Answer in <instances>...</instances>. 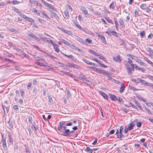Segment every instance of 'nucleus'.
Wrapping results in <instances>:
<instances>
[{
    "label": "nucleus",
    "instance_id": "a19ab883",
    "mask_svg": "<svg viewBox=\"0 0 153 153\" xmlns=\"http://www.w3.org/2000/svg\"><path fill=\"white\" fill-rule=\"evenodd\" d=\"M124 129L123 126H121L120 128L119 129V133L120 134H121V133H123V130Z\"/></svg>",
    "mask_w": 153,
    "mask_h": 153
},
{
    "label": "nucleus",
    "instance_id": "4be33fe9",
    "mask_svg": "<svg viewBox=\"0 0 153 153\" xmlns=\"http://www.w3.org/2000/svg\"><path fill=\"white\" fill-rule=\"evenodd\" d=\"M81 10L84 15L87 14L88 10L86 8L84 7H82L81 8Z\"/></svg>",
    "mask_w": 153,
    "mask_h": 153
},
{
    "label": "nucleus",
    "instance_id": "c85d7f7f",
    "mask_svg": "<svg viewBox=\"0 0 153 153\" xmlns=\"http://www.w3.org/2000/svg\"><path fill=\"white\" fill-rule=\"evenodd\" d=\"M128 55H129L133 59L135 60V61H136V62L137 61V60L138 59V58L137 57H136V56L133 55H132L131 54H129Z\"/></svg>",
    "mask_w": 153,
    "mask_h": 153
},
{
    "label": "nucleus",
    "instance_id": "864d4df0",
    "mask_svg": "<svg viewBox=\"0 0 153 153\" xmlns=\"http://www.w3.org/2000/svg\"><path fill=\"white\" fill-rule=\"evenodd\" d=\"M89 52L93 54L95 56H97V53H96L94 51L92 50H89Z\"/></svg>",
    "mask_w": 153,
    "mask_h": 153
},
{
    "label": "nucleus",
    "instance_id": "7ed1b4c3",
    "mask_svg": "<svg viewBox=\"0 0 153 153\" xmlns=\"http://www.w3.org/2000/svg\"><path fill=\"white\" fill-rule=\"evenodd\" d=\"M72 123L69 122L68 123H66V122L62 121L60 122L58 126L57 130H59L63 128L64 127L71 126L72 125Z\"/></svg>",
    "mask_w": 153,
    "mask_h": 153
},
{
    "label": "nucleus",
    "instance_id": "dca6fc26",
    "mask_svg": "<svg viewBox=\"0 0 153 153\" xmlns=\"http://www.w3.org/2000/svg\"><path fill=\"white\" fill-rule=\"evenodd\" d=\"M32 129L34 131V133L36 134L37 133L38 128L33 124H32L31 126Z\"/></svg>",
    "mask_w": 153,
    "mask_h": 153
},
{
    "label": "nucleus",
    "instance_id": "6e6552de",
    "mask_svg": "<svg viewBox=\"0 0 153 153\" xmlns=\"http://www.w3.org/2000/svg\"><path fill=\"white\" fill-rule=\"evenodd\" d=\"M134 126L135 124L134 122H132L130 123L127 128H128V129H129V131H131L133 129Z\"/></svg>",
    "mask_w": 153,
    "mask_h": 153
},
{
    "label": "nucleus",
    "instance_id": "09e8293b",
    "mask_svg": "<svg viewBox=\"0 0 153 153\" xmlns=\"http://www.w3.org/2000/svg\"><path fill=\"white\" fill-rule=\"evenodd\" d=\"M9 137V141L10 143H11L12 144H13V140L12 138L11 137V135L10 134L8 135Z\"/></svg>",
    "mask_w": 153,
    "mask_h": 153
},
{
    "label": "nucleus",
    "instance_id": "f3484780",
    "mask_svg": "<svg viewBox=\"0 0 153 153\" xmlns=\"http://www.w3.org/2000/svg\"><path fill=\"white\" fill-rule=\"evenodd\" d=\"M105 33L107 34L109 36H111V33L113 35H115L117 33L116 31H111L110 32H109L108 31H106L105 32Z\"/></svg>",
    "mask_w": 153,
    "mask_h": 153
},
{
    "label": "nucleus",
    "instance_id": "13d9d810",
    "mask_svg": "<svg viewBox=\"0 0 153 153\" xmlns=\"http://www.w3.org/2000/svg\"><path fill=\"white\" fill-rule=\"evenodd\" d=\"M85 41L88 42L89 44H91L92 42V41L89 38H87L85 39Z\"/></svg>",
    "mask_w": 153,
    "mask_h": 153
},
{
    "label": "nucleus",
    "instance_id": "79ce46f5",
    "mask_svg": "<svg viewBox=\"0 0 153 153\" xmlns=\"http://www.w3.org/2000/svg\"><path fill=\"white\" fill-rule=\"evenodd\" d=\"M33 46L34 47V48H36L37 49L41 51V52H44L45 53V52L43 51H42L41 49L40 48H39L38 46H36V45H33Z\"/></svg>",
    "mask_w": 153,
    "mask_h": 153
},
{
    "label": "nucleus",
    "instance_id": "052dcab7",
    "mask_svg": "<svg viewBox=\"0 0 153 153\" xmlns=\"http://www.w3.org/2000/svg\"><path fill=\"white\" fill-rule=\"evenodd\" d=\"M2 143L6 142V137H4V135H2Z\"/></svg>",
    "mask_w": 153,
    "mask_h": 153
},
{
    "label": "nucleus",
    "instance_id": "49530a36",
    "mask_svg": "<svg viewBox=\"0 0 153 153\" xmlns=\"http://www.w3.org/2000/svg\"><path fill=\"white\" fill-rule=\"evenodd\" d=\"M105 19L108 22L111 23L112 24H113L112 20L109 19V18H105Z\"/></svg>",
    "mask_w": 153,
    "mask_h": 153
},
{
    "label": "nucleus",
    "instance_id": "4468645a",
    "mask_svg": "<svg viewBox=\"0 0 153 153\" xmlns=\"http://www.w3.org/2000/svg\"><path fill=\"white\" fill-rule=\"evenodd\" d=\"M125 87L124 84L123 83L121 85V87L120 88L119 92L120 93H123L124 91L125 90Z\"/></svg>",
    "mask_w": 153,
    "mask_h": 153
},
{
    "label": "nucleus",
    "instance_id": "680f3d73",
    "mask_svg": "<svg viewBox=\"0 0 153 153\" xmlns=\"http://www.w3.org/2000/svg\"><path fill=\"white\" fill-rule=\"evenodd\" d=\"M32 4H35L37 3V1L35 0H30L29 1Z\"/></svg>",
    "mask_w": 153,
    "mask_h": 153
},
{
    "label": "nucleus",
    "instance_id": "412c9836",
    "mask_svg": "<svg viewBox=\"0 0 153 153\" xmlns=\"http://www.w3.org/2000/svg\"><path fill=\"white\" fill-rule=\"evenodd\" d=\"M137 62L141 65H143L145 66H146V64L144 63L140 59H138Z\"/></svg>",
    "mask_w": 153,
    "mask_h": 153
},
{
    "label": "nucleus",
    "instance_id": "4c0bfd02",
    "mask_svg": "<svg viewBox=\"0 0 153 153\" xmlns=\"http://www.w3.org/2000/svg\"><path fill=\"white\" fill-rule=\"evenodd\" d=\"M140 78H138L137 79H132V81L134 82H135L136 83H138L139 82V79H140Z\"/></svg>",
    "mask_w": 153,
    "mask_h": 153
},
{
    "label": "nucleus",
    "instance_id": "9b49d317",
    "mask_svg": "<svg viewBox=\"0 0 153 153\" xmlns=\"http://www.w3.org/2000/svg\"><path fill=\"white\" fill-rule=\"evenodd\" d=\"M100 94L102 96V97L105 99H108V96L107 94L104 92L100 91L99 92Z\"/></svg>",
    "mask_w": 153,
    "mask_h": 153
},
{
    "label": "nucleus",
    "instance_id": "bb28decb",
    "mask_svg": "<svg viewBox=\"0 0 153 153\" xmlns=\"http://www.w3.org/2000/svg\"><path fill=\"white\" fill-rule=\"evenodd\" d=\"M20 54L23 55L24 56L26 57L27 58H28L29 57V56L28 55L26 54L23 51H21L20 52H19Z\"/></svg>",
    "mask_w": 153,
    "mask_h": 153
},
{
    "label": "nucleus",
    "instance_id": "ddd939ff",
    "mask_svg": "<svg viewBox=\"0 0 153 153\" xmlns=\"http://www.w3.org/2000/svg\"><path fill=\"white\" fill-rule=\"evenodd\" d=\"M64 55L68 57L70 59H71L72 60H73L74 61L76 62V59L72 55H67L66 54H64Z\"/></svg>",
    "mask_w": 153,
    "mask_h": 153
},
{
    "label": "nucleus",
    "instance_id": "f03ea898",
    "mask_svg": "<svg viewBox=\"0 0 153 153\" xmlns=\"http://www.w3.org/2000/svg\"><path fill=\"white\" fill-rule=\"evenodd\" d=\"M58 131L59 132L58 133L60 135L66 137H69L70 130L67 129V127H64L63 128L58 130Z\"/></svg>",
    "mask_w": 153,
    "mask_h": 153
},
{
    "label": "nucleus",
    "instance_id": "774afa93",
    "mask_svg": "<svg viewBox=\"0 0 153 153\" xmlns=\"http://www.w3.org/2000/svg\"><path fill=\"white\" fill-rule=\"evenodd\" d=\"M25 150L26 152V153H30V152L29 151V149L27 147H26L25 148Z\"/></svg>",
    "mask_w": 153,
    "mask_h": 153
},
{
    "label": "nucleus",
    "instance_id": "69168bd1",
    "mask_svg": "<svg viewBox=\"0 0 153 153\" xmlns=\"http://www.w3.org/2000/svg\"><path fill=\"white\" fill-rule=\"evenodd\" d=\"M153 37V35L152 33H150L148 36V38L151 39Z\"/></svg>",
    "mask_w": 153,
    "mask_h": 153
},
{
    "label": "nucleus",
    "instance_id": "4d7b16f0",
    "mask_svg": "<svg viewBox=\"0 0 153 153\" xmlns=\"http://www.w3.org/2000/svg\"><path fill=\"white\" fill-rule=\"evenodd\" d=\"M146 86H148L149 87H151L153 88V85L151 83L148 82Z\"/></svg>",
    "mask_w": 153,
    "mask_h": 153
},
{
    "label": "nucleus",
    "instance_id": "a211bd4d",
    "mask_svg": "<svg viewBox=\"0 0 153 153\" xmlns=\"http://www.w3.org/2000/svg\"><path fill=\"white\" fill-rule=\"evenodd\" d=\"M119 22L121 27L122 28L124 27L125 25L123 20L121 19H119Z\"/></svg>",
    "mask_w": 153,
    "mask_h": 153
},
{
    "label": "nucleus",
    "instance_id": "b1692460",
    "mask_svg": "<svg viewBox=\"0 0 153 153\" xmlns=\"http://www.w3.org/2000/svg\"><path fill=\"white\" fill-rule=\"evenodd\" d=\"M97 56H97L99 59L103 60L105 62H106L105 60V58L101 54L97 53Z\"/></svg>",
    "mask_w": 153,
    "mask_h": 153
},
{
    "label": "nucleus",
    "instance_id": "8fccbe9b",
    "mask_svg": "<svg viewBox=\"0 0 153 153\" xmlns=\"http://www.w3.org/2000/svg\"><path fill=\"white\" fill-rule=\"evenodd\" d=\"M28 121L29 123H32L33 119L31 116H30L28 117Z\"/></svg>",
    "mask_w": 153,
    "mask_h": 153
},
{
    "label": "nucleus",
    "instance_id": "c03bdc74",
    "mask_svg": "<svg viewBox=\"0 0 153 153\" xmlns=\"http://www.w3.org/2000/svg\"><path fill=\"white\" fill-rule=\"evenodd\" d=\"M146 61L149 64L152 65V66H153V63L150 61L149 59L146 58Z\"/></svg>",
    "mask_w": 153,
    "mask_h": 153
},
{
    "label": "nucleus",
    "instance_id": "ea45409f",
    "mask_svg": "<svg viewBox=\"0 0 153 153\" xmlns=\"http://www.w3.org/2000/svg\"><path fill=\"white\" fill-rule=\"evenodd\" d=\"M147 51L150 53H153V50L150 47L147 48Z\"/></svg>",
    "mask_w": 153,
    "mask_h": 153
},
{
    "label": "nucleus",
    "instance_id": "603ef678",
    "mask_svg": "<svg viewBox=\"0 0 153 153\" xmlns=\"http://www.w3.org/2000/svg\"><path fill=\"white\" fill-rule=\"evenodd\" d=\"M124 137V135L123 134V133H121V134H120L119 135L118 137H117V138L120 139L121 140H122V138Z\"/></svg>",
    "mask_w": 153,
    "mask_h": 153
},
{
    "label": "nucleus",
    "instance_id": "7c9ffc66",
    "mask_svg": "<svg viewBox=\"0 0 153 153\" xmlns=\"http://www.w3.org/2000/svg\"><path fill=\"white\" fill-rule=\"evenodd\" d=\"M26 18H27V19H26V21H27L30 22H34V20L32 19L29 17H27Z\"/></svg>",
    "mask_w": 153,
    "mask_h": 153
},
{
    "label": "nucleus",
    "instance_id": "1a4fd4ad",
    "mask_svg": "<svg viewBox=\"0 0 153 153\" xmlns=\"http://www.w3.org/2000/svg\"><path fill=\"white\" fill-rule=\"evenodd\" d=\"M113 60L118 62H121V60L120 59V56H117L116 57H113Z\"/></svg>",
    "mask_w": 153,
    "mask_h": 153
},
{
    "label": "nucleus",
    "instance_id": "6e6d98bb",
    "mask_svg": "<svg viewBox=\"0 0 153 153\" xmlns=\"http://www.w3.org/2000/svg\"><path fill=\"white\" fill-rule=\"evenodd\" d=\"M20 16L21 17H22L25 20H26V19H27L26 18H27V16L25 15H24L23 14H20Z\"/></svg>",
    "mask_w": 153,
    "mask_h": 153
},
{
    "label": "nucleus",
    "instance_id": "a18cd8bd",
    "mask_svg": "<svg viewBox=\"0 0 153 153\" xmlns=\"http://www.w3.org/2000/svg\"><path fill=\"white\" fill-rule=\"evenodd\" d=\"M20 91L21 93V96L22 97L24 98L25 97V92L22 91V90H20Z\"/></svg>",
    "mask_w": 153,
    "mask_h": 153
},
{
    "label": "nucleus",
    "instance_id": "2f4dec72",
    "mask_svg": "<svg viewBox=\"0 0 153 153\" xmlns=\"http://www.w3.org/2000/svg\"><path fill=\"white\" fill-rule=\"evenodd\" d=\"M145 32L144 30L141 32L140 33V35L141 38L144 37L145 36Z\"/></svg>",
    "mask_w": 153,
    "mask_h": 153
},
{
    "label": "nucleus",
    "instance_id": "3c124183",
    "mask_svg": "<svg viewBox=\"0 0 153 153\" xmlns=\"http://www.w3.org/2000/svg\"><path fill=\"white\" fill-rule=\"evenodd\" d=\"M16 12L18 13L19 14H20L21 12L17 8L14 7L13 9Z\"/></svg>",
    "mask_w": 153,
    "mask_h": 153
},
{
    "label": "nucleus",
    "instance_id": "39448f33",
    "mask_svg": "<svg viewBox=\"0 0 153 153\" xmlns=\"http://www.w3.org/2000/svg\"><path fill=\"white\" fill-rule=\"evenodd\" d=\"M58 40L60 41L61 42H62L63 44H65V45L68 46H71V44L69 42H68L66 41L65 39H62L61 38H59L58 39Z\"/></svg>",
    "mask_w": 153,
    "mask_h": 153
},
{
    "label": "nucleus",
    "instance_id": "393cba45",
    "mask_svg": "<svg viewBox=\"0 0 153 153\" xmlns=\"http://www.w3.org/2000/svg\"><path fill=\"white\" fill-rule=\"evenodd\" d=\"M116 3L115 2L113 1V2L110 4L109 8H112V9H114L116 6Z\"/></svg>",
    "mask_w": 153,
    "mask_h": 153
},
{
    "label": "nucleus",
    "instance_id": "5701e85b",
    "mask_svg": "<svg viewBox=\"0 0 153 153\" xmlns=\"http://www.w3.org/2000/svg\"><path fill=\"white\" fill-rule=\"evenodd\" d=\"M134 102L135 103V104L140 109L142 110V106L140 105L139 102L137 101L136 100L134 99Z\"/></svg>",
    "mask_w": 153,
    "mask_h": 153
},
{
    "label": "nucleus",
    "instance_id": "473e14b6",
    "mask_svg": "<svg viewBox=\"0 0 153 153\" xmlns=\"http://www.w3.org/2000/svg\"><path fill=\"white\" fill-rule=\"evenodd\" d=\"M79 79L81 80H82V81L85 82H89L90 81L89 80L85 78H84L83 77H79Z\"/></svg>",
    "mask_w": 153,
    "mask_h": 153
},
{
    "label": "nucleus",
    "instance_id": "f704fd0d",
    "mask_svg": "<svg viewBox=\"0 0 153 153\" xmlns=\"http://www.w3.org/2000/svg\"><path fill=\"white\" fill-rule=\"evenodd\" d=\"M115 22V27H116V30H118V24L117 20V19H114Z\"/></svg>",
    "mask_w": 153,
    "mask_h": 153
},
{
    "label": "nucleus",
    "instance_id": "20e7f679",
    "mask_svg": "<svg viewBox=\"0 0 153 153\" xmlns=\"http://www.w3.org/2000/svg\"><path fill=\"white\" fill-rule=\"evenodd\" d=\"M41 39L42 40L46 42L51 43V44H53V42L50 38H47L45 37H42L41 38Z\"/></svg>",
    "mask_w": 153,
    "mask_h": 153
},
{
    "label": "nucleus",
    "instance_id": "de8ad7c7",
    "mask_svg": "<svg viewBox=\"0 0 153 153\" xmlns=\"http://www.w3.org/2000/svg\"><path fill=\"white\" fill-rule=\"evenodd\" d=\"M51 13L52 15L54 16L56 18L58 17V15L55 12L52 11V12H51Z\"/></svg>",
    "mask_w": 153,
    "mask_h": 153
},
{
    "label": "nucleus",
    "instance_id": "338daca9",
    "mask_svg": "<svg viewBox=\"0 0 153 153\" xmlns=\"http://www.w3.org/2000/svg\"><path fill=\"white\" fill-rule=\"evenodd\" d=\"M134 68H135L136 69L140 70L141 69V68L138 66L136 65H134Z\"/></svg>",
    "mask_w": 153,
    "mask_h": 153
},
{
    "label": "nucleus",
    "instance_id": "72a5a7b5",
    "mask_svg": "<svg viewBox=\"0 0 153 153\" xmlns=\"http://www.w3.org/2000/svg\"><path fill=\"white\" fill-rule=\"evenodd\" d=\"M64 14L66 18L67 19H69V16L68 12V11L66 10L65 11Z\"/></svg>",
    "mask_w": 153,
    "mask_h": 153
},
{
    "label": "nucleus",
    "instance_id": "e2e57ef3",
    "mask_svg": "<svg viewBox=\"0 0 153 153\" xmlns=\"http://www.w3.org/2000/svg\"><path fill=\"white\" fill-rule=\"evenodd\" d=\"M142 123L141 122H137V126L138 127H140L142 126Z\"/></svg>",
    "mask_w": 153,
    "mask_h": 153
},
{
    "label": "nucleus",
    "instance_id": "cd10ccee",
    "mask_svg": "<svg viewBox=\"0 0 153 153\" xmlns=\"http://www.w3.org/2000/svg\"><path fill=\"white\" fill-rule=\"evenodd\" d=\"M139 79V81L142 83V84L145 85L146 86L147 84V82H146V81L142 79L141 78Z\"/></svg>",
    "mask_w": 153,
    "mask_h": 153
},
{
    "label": "nucleus",
    "instance_id": "0e129e2a",
    "mask_svg": "<svg viewBox=\"0 0 153 153\" xmlns=\"http://www.w3.org/2000/svg\"><path fill=\"white\" fill-rule=\"evenodd\" d=\"M12 2L14 4H19L20 2L17 0H14Z\"/></svg>",
    "mask_w": 153,
    "mask_h": 153
},
{
    "label": "nucleus",
    "instance_id": "c756f323",
    "mask_svg": "<svg viewBox=\"0 0 153 153\" xmlns=\"http://www.w3.org/2000/svg\"><path fill=\"white\" fill-rule=\"evenodd\" d=\"M140 7L143 10H144L146 9V4H141Z\"/></svg>",
    "mask_w": 153,
    "mask_h": 153
},
{
    "label": "nucleus",
    "instance_id": "f257e3e1",
    "mask_svg": "<svg viewBox=\"0 0 153 153\" xmlns=\"http://www.w3.org/2000/svg\"><path fill=\"white\" fill-rule=\"evenodd\" d=\"M125 64L128 74L131 75L132 74L131 71H134V64H133L132 60L129 58L128 59V62H126Z\"/></svg>",
    "mask_w": 153,
    "mask_h": 153
},
{
    "label": "nucleus",
    "instance_id": "a878e982",
    "mask_svg": "<svg viewBox=\"0 0 153 153\" xmlns=\"http://www.w3.org/2000/svg\"><path fill=\"white\" fill-rule=\"evenodd\" d=\"M82 60L85 62V63H86L88 65H92V63L90 61H89V60L85 59V58H82Z\"/></svg>",
    "mask_w": 153,
    "mask_h": 153
},
{
    "label": "nucleus",
    "instance_id": "bf43d9fd",
    "mask_svg": "<svg viewBox=\"0 0 153 153\" xmlns=\"http://www.w3.org/2000/svg\"><path fill=\"white\" fill-rule=\"evenodd\" d=\"M4 60L5 61L9 62H12V61H11L10 59L5 58H4Z\"/></svg>",
    "mask_w": 153,
    "mask_h": 153
},
{
    "label": "nucleus",
    "instance_id": "58836bf2",
    "mask_svg": "<svg viewBox=\"0 0 153 153\" xmlns=\"http://www.w3.org/2000/svg\"><path fill=\"white\" fill-rule=\"evenodd\" d=\"M48 7L50 8L52 10H53V11H56V8L53 7L52 6V5L51 4H48Z\"/></svg>",
    "mask_w": 153,
    "mask_h": 153
},
{
    "label": "nucleus",
    "instance_id": "2eb2a0df",
    "mask_svg": "<svg viewBox=\"0 0 153 153\" xmlns=\"http://www.w3.org/2000/svg\"><path fill=\"white\" fill-rule=\"evenodd\" d=\"M99 37L100 39H101L103 43L105 44H106V41L105 40V37L104 36L101 35H99Z\"/></svg>",
    "mask_w": 153,
    "mask_h": 153
},
{
    "label": "nucleus",
    "instance_id": "e433bc0d",
    "mask_svg": "<svg viewBox=\"0 0 153 153\" xmlns=\"http://www.w3.org/2000/svg\"><path fill=\"white\" fill-rule=\"evenodd\" d=\"M74 24L78 28H79L80 29H81L82 28L81 27L79 24V23L77 22H75Z\"/></svg>",
    "mask_w": 153,
    "mask_h": 153
},
{
    "label": "nucleus",
    "instance_id": "0eeeda50",
    "mask_svg": "<svg viewBox=\"0 0 153 153\" xmlns=\"http://www.w3.org/2000/svg\"><path fill=\"white\" fill-rule=\"evenodd\" d=\"M28 36H30L33 39L37 41L38 42L40 41V39L39 38L37 37L36 36L33 34V33H31L28 34Z\"/></svg>",
    "mask_w": 153,
    "mask_h": 153
},
{
    "label": "nucleus",
    "instance_id": "6ab92c4d",
    "mask_svg": "<svg viewBox=\"0 0 153 153\" xmlns=\"http://www.w3.org/2000/svg\"><path fill=\"white\" fill-rule=\"evenodd\" d=\"M52 44L53 45L55 51L57 52H58L59 51V49L58 48L59 47L58 45L54 44L53 42V44Z\"/></svg>",
    "mask_w": 153,
    "mask_h": 153
},
{
    "label": "nucleus",
    "instance_id": "f8f14e48",
    "mask_svg": "<svg viewBox=\"0 0 153 153\" xmlns=\"http://www.w3.org/2000/svg\"><path fill=\"white\" fill-rule=\"evenodd\" d=\"M8 123L9 125L10 129V130L12 129L13 128V120L12 119H10Z\"/></svg>",
    "mask_w": 153,
    "mask_h": 153
},
{
    "label": "nucleus",
    "instance_id": "5fc2aeb1",
    "mask_svg": "<svg viewBox=\"0 0 153 153\" xmlns=\"http://www.w3.org/2000/svg\"><path fill=\"white\" fill-rule=\"evenodd\" d=\"M66 91L67 92V94L68 96L69 97H70L71 96V94L70 93L69 90L68 89H67L66 90Z\"/></svg>",
    "mask_w": 153,
    "mask_h": 153
},
{
    "label": "nucleus",
    "instance_id": "9d476101",
    "mask_svg": "<svg viewBox=\"0 0 153 153\" xmlns=\"http://www.w3.org/2000/svg\"><path fill=\"white\" fill-rule=\"evenodd\" d=\"M109 95L110 96V98L112 100L116 101L117 100V97L115 95L112 94H109Z\"/></svg>",
    "mask_w": 153,
    "mask_h": 153
},
{
    "label": "nucleus",
    "instance_id": "423d86ee",
    "mask_svg": "<svg viewBox=\"0 0 153 153\" xmlns=\"http://www.w3.org/2000/svg\"><path fill=\"white\" fill-rule=\"evenodd\" d=\"M65 65L67 67L76 68H78V65L70 63L69 62L67 63V64L66 65Z\"/></svg>",
    "mask_w": 153,
    "mask_h": 153
},
{
    "label": "nucleus",
    "instance_id": "c9c22d12",
    "mask_svg": "<svg viewBox=\"0 0 153 153\" xmlns=\"http://www.w3.org/2000/svg\"><path fill=\"white\" fill-rule=\"evenodd\" d=\"M65 31V33L68 34V35L70 36H72L73 35V33L71 31L66 30V31Z\"/></svg>",
    "mask_w": 153,
    "mask_h": 153
},
{
    "label": "nucleus",
    "instance_id": "aec40b11",
    "mask_svg": "<svg viewBox=\"0 0 153 153\" xmlns=\"http://www.w3.org/2000/svg\"><path fill=\"white\" fill-rule=\"evenodd\" d=\"M84 151L86 152H88V153H92L93 149H90L89 147H87L85 149Z\"/></svg>",
    "mask_w": 153,
    "mask_h": 153
},
{
    "label": "nucleus",
    "instance_id": "37998d69",
    "mask_svg": "<svg viewBox=\"0 0 153 153\" xmlns=\"http://www.w3.org/2000/svg\"><path fill=\"white\" fill-rule=\"evenodd\" d=\"M140 10H135L134 11V14L136 16H139V13Z\"/></svg>",
    "mask_w": 153,
    "mask_h": 153
}]
</instances>
